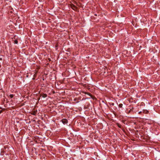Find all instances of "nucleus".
<instances>
[{"mask_svg": "<svg viewBox=\"0 0 160 160\" xmlns=\"http://www.w3.org/2000/svg\"><path fill=\"white\" fill-rule=\"evenodd\" d=\"M62 122L64 124H65L67 123L68 121L66 119H63L62 120Z\"/></svg>", "mask_w": 160, "mask_h": 160, "instance_id": "f257e3e1", "label": "nucleus"}, {"mask_svg": "<svg viewBox=\"0 0 160 160\" xmlns=\"http://www.w3.org/2000/svg\"><path fill=\"white\" fill-rule=\"evenodd\" d=\"M42 96L43 98H45L47 97V95L46 94H44L42 95Z\"/></svg>", "mask_w": 160, "mask_h": 160, "instance_id": "f03ea898", "label": "nucleus"}, {"mask_svg": "<svg viewBox=\"0 0 160 160\" xmlns=\"http://www.w3.org/2000/svg\"><path fill=\"white\" fill-rule=\"evenodd\" d=\"M14 95L13 94H10L9 95V97L11 98H12L13 97Z\"/></svg>", "mask_w": 160, "mask_h": 160, "instance_id": "7ed1b4c3", "label": "nucleus"}, {"mask_svg": "<svg viewBox=\"0 0 160 160\" xmlns=\"http://www.w3.org/2000/svg\"><path fill=\"white\" fill-rule=\"evenodd\" d=\"M14 43L15 44H17L18 43V41L17 40H15L14 41Z\"/></svg>", "mask_w": 160, "mask_h": 160, "instance_id": "20e7f679", "label": "nucleus"}, {"mask_svg": "<svg viewBox=\"0 0 160 160\" xmlns=\"http://www.w3.org/2000/svg\"><path fill=\"white\" fill-rule=\"evenodd\" d=\"M122 104H119V107L120 108H122Z\"/></svg>", "mask_w": 160, "mask_h": 160, "instance_id": "39448f33", "label": "nucleus"}, {"mask_svg": "<svg viewBox=\"0 0 160 160\" xmlns=\"http://www.w3.org/2000/svg\"><path fill=\"white\" fill-rule=\"evenodd\" d=\"M89 77H90V78L92 79V77H91V76H90Z\"/></svg>", "mask_w": 160, "mask_h": 160, "instance_id": "423d86ee", "label": "nucleus"}, {"mask_svg": "<svg viewBox=\"0 0 160 160\" xmlns=\"http://www.w3.org/2000/svg\"><path fill=\"white\" fill-rule=\"evenodd\" d=\"M86 78H84V80H86V79H87L86 78L87 77H86Z\"/></svg>", "mask_w": 160, "mask_h": 160, "instance_id": "0eeeda50", "label": "nucleus"}, {"mask_svg": "<svg viewBox=\"0 0 160 160\" xmlns=\"http://www.w3.org/2000/svg\"><path fill=\"white\" fill-rule=\"evenodd\" d=\"M10 12H11V13H12V11H10Z\"/></svg>", "mask_w": 160, "mask_h": 160, "instance_id": "6e6552de", "label": "nucleus"}, {"mask_svg": "<svg viewBox=\"0 0 160 160\" xmlns=\"http://www.w3.org/2000/svg\"><path fill=\"white\" fill-rule=\"evenodd\" d=\"M141 111H140V112H139V113H141Z\"/></svg>", "mask_w": 160, "mask_h": 160, "instance_id": "1a4fd4ad", "label": "nucleus"}, {"mask_svg": "<svg viewBox=\"0 0 160 160\" xmlns=\"http://www.w3.org/2000/svg\"><path fill=\"white\" fill-rule=\"evenodd\" d=\"M2 59L1 58H0V60H2Z\"/></svg>", "mask_w": 160, "mask_h": 160, "instance_id": "9d476101", "label": "nucleus"}]
</instances>
